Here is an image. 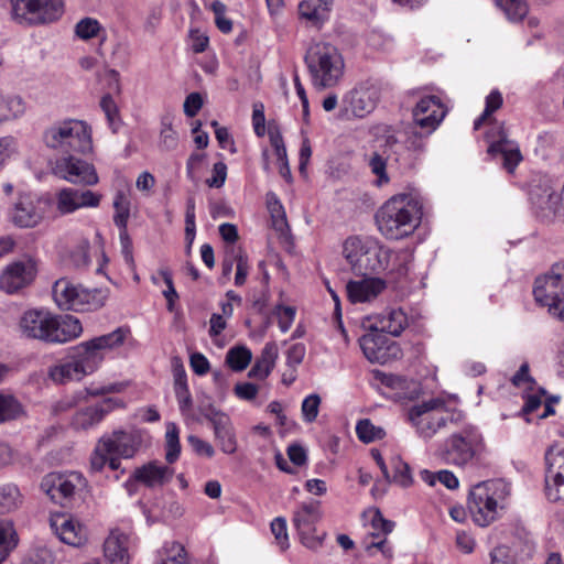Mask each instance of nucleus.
<instances>
[{"instance_id":"0eeeda50","label":"nucleus","mask_w":564,"mask_h":564,"mask_svg":"<svg viewBox=\"0 0 564 564\" xmlns=\"http://www.w3.org/2000/svg\"><path fill=\"white\" fill-rule=\"evenodd\" d=\"M415 126L408 132L404 144H401L397 137L389 134L382 140H378L380 143L378 149L373 152L369 166L371 172L378 176V183H388L389 177L386 172L387 164L389 162L402 163V153L405 151H412L421 153L425 149V140L431 134L427 130L419 131Z\"/></svg>"},{"instance_id":"5701e85b","label":"nucleus","mask_w":564,"mask_h":564,"mask_svg":"<svg viewBox=\"0 0 564 564\" xmlns=\"http://www.w3.org/2000/svg\"><path fill=\"white\" fill-rule=\"evenodd\" d=\"M121 404L122 401L117 398H106L96 404L79 409L72 419V426L75 430L83 431L93 429L98 425L116 406Z\"/></svg>"},{"instance_id":"ddd939ff","label":"nucleus","mask_w":564,"mask_h":564,"mask_svg":"<svg viewBox=\"0 0 564 564\" xmlns=\"http://www.w3.org/2000/svg\"><path fill=\"white\" fill-rule=\"evenodd\" d=\"M380 97L381 88L377 82H361L343 97L340 116L346 119L365 118L376 109Z\"/></svg>"},{"instance_id":"f3484780","label":"nucleus","mask_w":564,"mask_h":564,"mask_svg":"<svg viewBox=\"0 0 564 564\" xmlns=\"http://www.w3.org/2000/svg\"><path fill=\"white\" fill-rule=\"evenodd\" d=\"M533 296L538 304L547 310L553 302L564 296V263H554L551 269L534 281Z\"/></svg>"},{"instance_id":"f8f14e48","label":"nucleus","mask_w":564,"mask_h":564,"mask_svg":"<svg viewBox=\"0 0 564 564\" xmlns=\"http://www.w3.org/2000/svg\"><path fill=\"white\" fill-rule=\"evenodd\" d=\"M322 518V503L318 500L304 501L293 511L292 523L301 543L310 550H317L323 545L326 532L317 534L316 529Z\"/></svg>"},{"instance_id":"680f3d73","label":"nucleus","mask_w":564,"mask_h":564,"mask_svg":"<svg viewBox=\"0 0 564 564\" xmlns=\"http://www.w3.org/2000/svg\"><path fill=\"white\" fill-rule=\"evenodd\" d=\"M236 275H235V284L237 286H241L246 283L248 273H249V262L248 257L241 250L236 254Z\"/></svg>"},{"instance_id":"b1692460","label":"nucleus","mask_w":564,"mask_h":564,"mask_svg":"<svg viewBox=\"0 0 564 564\" xmlns=\"http://www.w3.org/2000/svg\"><path fill=\"white\" fill-rule=\"evenodd\" d=\"M141 445V435L138 432L122 430L113 431L111 436L101 437L102 449L123 458H132Z\"/></svg>"},{"instance_id":"6ab92c4d","label":"nucleus","mask_w":564,"mask_h":564,"mask_svg":"<svg viewBox=\"0 0 564 564\" xmlns=\"http://www.w3.org/2000/svg\"><path fill=\"white\" fill-rule=\"evenodd\" d=\"M447 109L435 95L422 97L412 111L413 122L421 130L432 133L442 122Z\"/></svg>"},{"instance_id":"f704fd0d","label":"nucleus","mask_w":564,"mask_h":564,"mask_svg":"<svg viewBox=\"0 0 564 564\" xmlns=\"http://www.w3.org/2000/svg\"><path fill=\"white\" fill-rule=\"evenodd\" d=\"M107 300V292L101 289H84L80 286L78 297L76 300L77 307L75 312H93L101 308Z\"/></svg>"},{"instance_id":"423d86ee","label":"nucleus","mask_w":564,"mask_h":564,"mask_svg":"<svg viewBox=\"0 0 564 564\" xmlns=\"http://www.w3.org/2000/svg\"><path fill=\"white\" fill-rule=\"evenodd\" d=\"M304 63L312 85L317 90L336 86L344 75V59L338 48L330 43H313L306 51Z\"/></svg>"},{"instance_id":"412c9836","label":"nucleus","mask_w":564,"mask_h":564,"mask_svg":"<svg viewBox=\"0 0 564 564\" xmlns=\"http://www.w3.org/2000/svg\"><path fill=\"white\" fill-rule=\"evenodd\" d=\"M564 463V453L555 452L554 447L551 446L545 453V496L551 502H564V474L563 471H555L554 466L558 464V468H562Z\"/></svg>"},{"instance_id":"052dcab7","label":"nucleus","mask_w":564,"mask_h":564,"mask_svg":"<svg viewBox=\"0 0 564 564\" xmlns=\"http://www.w3.org/2000/svg\"><path fill=\"white\" fill-rule=\"evenodd\" d=\"M295 308L292 306L276 305L274 308V314L278 317V325L282 333H285L290 329L294 318H295Z\"/></svg>"},{"instance_id":"72a5a7b5","label":"nucleus","mask_w":564,"mask_h":564,"mask_svg":"<svg viewBox=\"0 0 564 564\" xmlns=\"http://www.w3.org/2000/svg\"><path fill=\"white\" fill-rule=\"evenodd\" d=\"M24 405L13 395L0 392V424L26 417Z\"/></svg>"},{"instance_id":"603ef678","label":"nucleus","mask_w":564,"mask_h":564,"mask_svg":"<svg viewBox=\"0 0 564 564\" xmlns=\"http://www.w3.org/2000/svg\"><path fill=\"white\" fill-rule=\"evenodd\" d=\"M74 188L64 187L56 194V208L61 215L73 214L77 210V203L74 198Z\"/></svg>"},{"instance_id":"79ce46f5","label":"nucleus","mask_w":564,"mask_h":564,"mask_svg":"<svg viewBox=\"0 0 564 564\" xmlns=\"http://www.w3.org/2000/svg\"><path fill=\"white\" fill-rule=\"evenodd\" d=\"M495 3L512 23L521 22L529 12L525 0H495Z\"/></svg>"},{"instance_id":"f03ea898","label":"nucleus","mask_w":564,"mask_h":564,"mask_svg":"<svg viewBox=\"0 0 564 564\" xmlns=\"http://www.w3.org/2000/svg\"><path fill=\"white\" fill-rule=\"evenodd\" d=\"M421 218V204L408 194L391 197L375 216L381 235L391 240H400L412 235L419 227Z\"/></svg>"},{"instance_id":"c756f323","label":"nucleus","mask_w":564,"mask_h":564,"mask_svg":"<svg viewBox=\"0 0 564 564\" xmlns=\"http://www.w3.org/2000/svg\"><path fill=\"white\" fill-rule=\"evenodd\" d=\"M80 291V285H75L65 278L57 280L53 288L52 293L56 305L61 310L74 311L78 305L76 300Z\"/></svg>"},{"instance_id":"ea45409f","label":"nucleus","mask_w":564,"mask_h":564,"mask_svg":"<svg viewBox=\"0 0 564 564\" xmlns=\"http://www.w3.org/2000/svg\"><path fill=\"white\" fill-rule=\"evenodd\" d=\"M19 542L13 522L8 520L0 521V564L17 547Z\"/></svg>"},{"instance_id":"49530a36","label":"nucleus","mask_w":564,"mask_h":564,"mask_svg":"<svg viewBox=\"0 0 564 564\" xmlns=\"http://www.w3.org/2000/svg\"><path fill=\"white\" fill-rule=\"evenodd\" d=\"M252 359V352L246 346H235L227 351L226 364L236 371L245 370Z\"/></svg>"},{"instance_id":"cd10ccee","label":"nucleus","mask_w":564,"mask_h":564,"mask_svg":"<svg viewBox=\"0 0 564 564\" xmlns=\"http://www.w3.org/2000/svg\"><path fill=\"white\" fill-rule=\"evenodd\" d=\"M215 440L225 454H235L238 447L236 431L228 414L212 424Z\"/></svg>"},{"instance_id":"1a4fd4ad","label":"nucleus","mask_w":564,"mask_h":564,"mask_svg":"<svg viewBox=\"0 0 564 564\" xmlns=\"http://www.w3.org/2000/svg\"><path fill=\"white\" fill-rule=\"evenodd\" d=\"M130 329L124 326L113 332L94 337L68 349V357L73 359L84 376L95 372L104 360L102 350L121 346Z\"/></svg>"},{"instance_id":"774afa93","label":"nucleus","mask_w":564,"mask_h":564,"mask_svg":"<svg viewBox=\"0 0 564 564\" xmlns=\"http://www.w3.org/2000/svg\"><path fill=\"white\" fill-rule=\"evenodd\" d=\"M227 177V165L223 162H216L213 166V176L206 180L209 187L219 188L225 184Z\"/></svg>"},{"instance_id":"c03bdc74","label":"nucleus","mask_w":564,"mask_h":564,"mask_svg":"<svg viewBox=\"0 0 564 564\" xmlns=\"http://www.w3.org/2000/svg\"><path fill=\"white\" fill-rule=\"evenodd\" d=\"M165 459L169 464H174L181 455L180 429L170 422L166 425L165 433Z\"/></svg>"},{"instance_id":"a18cd8bd","label":"nucleus","mask_w":564,"mask_h":564,"mask_svg":"<svg viewBox=\"0 0 564 564\" xmlns=\"http://www.w3.org/2000/svg\"><path fill=\"white\" fill-rule=\"evenodd\" d=\"M25 110L24 101L19 96H3L0 93V122L21 116Z\"/></svg>"},{"instance_id":"864d4df0","label":"nucleus","mask_w":564,"mask_h":564,"mask_svg":"<svg viewBox=\"0 0 564 564\" xmlns=\"http://www.w3.org/2000/svg\"><path fill=\"white\" fill-rule=\"evenodd\" d=\"M489 557L490 564H520L523 561L520 555L512 553L510 546L505 544L495 546L490 551Z\"/></svg>"},{"instance_id":"4d7b16f0","label":"nucleus","mask_w":564,"mask_h":564,"mask_svg":"<svg viewBox=\"0 0 564 564\" xmlns=\"http://www.w3.org/2000/svg\"><path fill=\"white\" fill-rule=\"evenodd\" d=\"M196 234L195 223V199L193 196L186 199V212H185V239L188 247L192 246Z\"/></svg>"},{"instance_id":"e433bc0d","label":"nucleus","mask_w":564,"mask_h":564,"mask_svg":"<svg viewBox=\"0 0 564 564\" xmlns=\"http://www.w3.org/2000/svg\"><path fill=\"white\" fill-rule=\"evenodd\" d=\"M301 18L314 25H322L328 19V10L322 0H305L299 4Z\"/></svg>"},{"instance_id":"7ed1b4c3","label":"nucleus","mask_w":564,"mask_h":564,"mask_svg":"<svg viewBox=\"0 0 564 564\" xmlns=\"http://www.w3.org/2000/svg\"><path fill=\"white\" fill-rule=\"evenodd\" d=\"M392 250L370 236H349L343 256L356 276H378L389 268Z\"/></svg>"},{"instance_id":"8fccbe9b","label":"nucleus","mask_w":564,"mask_h":564,"mask_svg":"<svg viewBox=\"0 0 564 564\" xmlns=\"http://www.w3.org/2000/svg\"><path fill=\"white\" fill-rule=\"evenodd\" d=\"M356 434L359 441L365 444L382 440L386 436L384 430L380 426L373 425L369 419L358 421L356 425Z\"/></svg>"},{"instance_id":"2f4dec72","label":"nucleus","mask_w":564,"mask_h":564,"mask_svg":"<svg viewBox=\"0 0 564 564\" xmlns=\"http://www.w3.org/2000/svg\"><path fill=\"white\" fill-rule=\"evenodd\" d=\"M365 357L370 362L384 364L387 360V348L382 335L366 334L359 339Z\"/></svg>"},{"instance_id":"0e129e2a","label":"nucleus","mask_w":564,"mask_h":564,"mask_svg":"<svg viewBox=\"0 0 564 564\" xmlns=\"http://www.w3.org/2000/svg\"><path fill=\"white\" fill-rule=\"evenodd\" d=\"M187 442L192 446L195 454H197L198 456L212 458L215 455V449L212 446V444L199 438L196 435H189L187 437Z\"/></svg>"},{"instance_id":"c85d7f7f","label":"nucleus","mask_w":564,"mask_h":564,"mask_svg":"<svg viewBox=\"0 0 564 564\" xmlns=\"http://www.w3.org/2000/svg\"><path fill=\"white\" fill-rule=\"evenodd\" d=\"M278 356V345L274 341L267 343L261 351V356L249 370L248 377L259 380L268 378L275 366Z\"/></svg>"},{"instance_id":"9b49d317","label":"nucleus","mask_w":564,"mask_h":564,"mask_svg":"<svg viewBox=\"0 0 564 564\" xmlns=\"http://www.w3.org/2000/svg\"><path fill=\"white\" fill-rule=\"evenodd\" d=\"M11 18L20 25H43L57 21L64 12L63 0H10Z\"/></svg>"},{"instance_id":"09e8293b","label":"nucleus","mask_w":564,"mask_h":564,"mask_svg":"<svg viewBox=\"0 0 564 564\" xmlns=\"http://www.w3.org/2000/svg\"><path fill=\"white\" fill-rule=\"evenodd\" d=\"M390 464L393 476L390 477L389 482L393 481L403 488L410 487L413 484V477L409 464L402 460L400 456L392 457Z\"/></svg>"},{"instance_id":"de8ad7c7","label":"nucleus","mask_w":564,"mask_h":564,"mask_svg":"<svg viewBox=\"0 0 564 564\" xmlns=\"http://www.w3.org/2000/svg\"><path fill=\"white\" fill-rule=\"evenodd\" d=\"M113 223L117 227L128 226V220L130 217V199L128 194L123 189H119L116 192L113 197Z\"/></svg>"},{"instance_id":"aec40b11","label":"nucleus","mask_w":564,"mask_h":564,"mask_svg":"<svg viewBox=\"0 0 564 564\" xmlns=\"http://www.w3.org/2000/svg\"><path fill=\"white\" fill-rule=\"evenodd\" d=\"M36 272V264L31 259L12 262L0 276V289L9 294L17 293L34 281Z\"/></svg>"},{"instance_id":"58836bf2","label":"nucleus","mask_w":564,"mask_h":564,"mask_svg":"<svg viewBox=\"0 0 564 564\" xmlns=\"http://www.w3.org/2000/svg\"><path fill=\"white\" fill-rule=\"evenodd\" d=\"M513 545L519 547L521 560L531 558L535 551L532 534L522 524L517 523L512 529Z\"/></svg>"},{"instance_id":"4468645a","label":"nucleus","mask_w":564,"mask_h":564,"mask_svg":"<svg viewBox=\"0 0 564 564\" xmlns=\"http://www.w3.org/2000/svg\"><path fill=\"white\" fill-rule=\"evenodd\" d=\"M53 199L50 195L20 194L10 209V219L19 228L37 226L50 213Z\"/></svg>"},{"instance_id":"bb28decb","label":"nucleus","mask_w":564,"mask_h":564,"mask_svg":"<svg viewBox=\"0 0 564 564\" xmlns=\"http://www.w3.org/2000/svg\"><path fill=\"white\" fill-rule=\"evenodd\" d=\"M51 527L58 535L62 542L79 546L86 541L85 531L82 525L70 518L65 516L56 517L52 519Z\"/></svg>"},{"instance_id":"e2e57ef3","label":"nucleus","mask_w":564,"mask_h":564,"mask_svg":"<svg viewBox=\"0 0 564 564\" xmlns=\"http://www.w3.org/2000/svg\"><path fill=\"white\" fill-rule=\"evenodd\" d=\"M306 348L305 345L302 343L293 344L289 347L286 350V366L289 368H297L300 366L305 357Z\"/></svg>"},{"instance_id":"bf43d9fd","label":"nucleus","mask_w":564,"mask_h":564,"mask_svg":"<svg viewBox=\"0 0 564 564\" xmlns=\"http://www.w3.org/2000/svg\"><path fill=\"white\" fill-rule=\"evenodd\" d=\"M319 405L321 397L316 393H312L303 400L301 410L305 422L312 423L316 420Z\"/></svg>"},{"instance_id":"7c9ffc66","label":"nucleus","mask_w":564,"mask_h":564,"mask_svg":"<svg viewBox=\"0 0 564 564\" xmlns=\"http://www.w3.org/2000/svg\"><path fill=\"white\" fill-rule=\"evenodd\" d=\"M411 256L404 251L395 254L392 261V265L387 269L386 281L387 284L391 283L394 288L401 286L408 282V275L410 271Z\"/></svg>"},{"instance_id":"13d9d810","label":"nucleus","mask_w":564,"mask_h":564,"mask_svg":"<svg viewBox=\"0 0 564 564\" xmlns=\"http://www.w3.org/2000/svg\"><path fill=\"white\" fill-rule=\"evenodd\" d=\"M270 529L278 544L280 545L281 551L288 550L290 543L288 535L286 519L284 517L274 518L270 524Z\"/></svg>"},{"instance_id":"c9c22d12","label":"nucleus","mask_w":564,"mask_h":564,"mask_svg":"<svg viewBox=\"0 0 564 564\" xmlns=\"http://www.w3.org/2000/svg\"><path fill=\"white\" fill-rule=\"evenodd\" d=\"M47 376L53 382L58 384H65L73 380L79 381L85 377L73 359L50 367Z\"/></svg>"},{"instance_id":"37998d69","label":"nucleus","mask_w":564,"mask_h":564,"mask_svg":"<svg viewBox=\"0 0 564 564\" xmlns=\"http://www.w3.org/2000/svg\"><path fill=\"white\" fill-rule=\"evenodd\" d=\"M99 106L106 116L109 129L112 133H118L122 126V120L119 107L111 94H105L99 101Z\"/></svg>"},{"instance_id":"a19ab883","label":"nucleus","mask_w":564,"mask_h":564,"mask_svg":"<svg viewBox=\"0 0 564 564\" xmlns=\"http://www.w3.org/2000/svg\"><path fill=\"white\" fill-rule=\"evenodd\" d=\"M23 497L14 484L0 486V514H7L17 510L22 503Z\"/></svg>"},{"instance_id":"4c0bfd02","label":"nucleus","mask_w":564,"mask_h":564,"mask_svg":"<svg viewBox=\"0 0 564 564\" xmlns=\"http://www.w3.org/2000/svg\"><path fill=\"white\" fill-rule=\"evenodd\" d=\"M380 329L392 336H400L408 325L406 314L398 308L387 312L379 319Z\"/></svg>"},{"instance_id":"dca6fc26","label":"nucleus","mask_w":564,"mask_h":564,"mask_svg":"<svg viewBox=\"0 0 564 564\" xmlns=\"http://www.w3.org/2000/svg\"><path fill=\"white\" fill-rule=\"evenodd\" d=\"M52 171L55 176L75 184L93 186L99 182L95 166L77 158V154H65L57 159Z\"/></svg>"},{"instance_id":"5fc2aeb1","label":"nucleus","mask_w":564,"mask_h":564,"mask_svg":"<svg viewBox=\"0 0 564 564\" xmlns=\"http://www.w3.org/2000/svg\"><path fill=\"white\" fill-rule=\"evenodd\" d=\"M265 202L274 225H286L285 210L279 197L273 192H269L265 196Z\"/></svg>"},{"instance_id":"9d476101","label":"nucleus","mask_w":564,"mask_h":564,"mask_svg":"<svg viewBox=\"0 0 564 564\" xmlns=\"http://www.w3.org/2000/svg\"><path fill=\"white\" fill-rule=\"evenodd\" d=\"M408 417L416 427L417 434L425 440L432 438L448 422L456 421L454 414L448 413L446 402L442 398H432L412 405L408 411Z\"/></svg>"},{"instance_id":"39448f33","label":"nucleus","mask_w":564,"mask_h":564,"mask_svg":"<svg viewBox=\"0 0 564 564\" xmlns=\"http://www.w3.org/2000/svg\"><path fill=\"white\" fill-rule=\"evenodd\" d=\"M509 495L510 487L502 479H488L474 485L467 497V509L474 523L486 528L496 521Z\"/></svg>"},{"instance_id":"4be33fe9","label":"nucleus","mask_w":564,"mask_h":564,"mask_svg":"<svg viewBox=\"0 0 564 564\" xmlns=\"http://www.w3.org/2000/svg\"><path fill=\"white\" fill-rule=\"evenodd\" d=\"M172 476V468L160 465L156 460H152L135 468L132 475L126 480L124 487L128 494L132 496L133 491L130 489V486H133L137 482L143 484L148 488L163 486L170 481Z\"/></svg>"},{"instance_id":"3c124183","label":"nucleus","mask_w":564,"mask_h":564,"mask_svg":"<svg viewBox=\"0 0 564 564\" xmlns=\"http://www.w3.org/2000/svg\"><path fill=\"white\" fill-rule=\"evenodd\" d=\"M101 30V24L94 18H84L75 25L76 36L85 41L97 37Z\"/></svg>"},{"instance_id":"2eb2a0df","label":"nucleus","mask_w":564,"mask_h":564,"mask_svg":"<svg viewBox=\"0 0 564 564\" xmlns=\"http://www.w3.org/2000/svg\"><path fill=\"white\" fill-rule=\"evenodd\" d=\"M489 142L487 153L492 160L499 161L502 169L513 174L518 165L522 162L523 156L519 144L508 138V133L501 123L499 127L491 129L486 133Z\"/></svg>"},{"instance_id":"6e6552de","label":"nucleus","mask_w":564,"mask_h":564,"mask_svg":"<svg viewBox=\"0 0 564 564\" xmlns=\"http://www.w3.org/2000/svg\"><path fill=\"white\" fill-rule=\"evenodd\" d=\"M44 143L61 153L86 154L93 150L91 129L82 120L68 119L45 130Z\"/></svg>"},{"instance_id":"20e7f679","label":"nucleus","mask_w":564,"mask_h":564,"mask_svg":"<svg viewBox=\"0 0 564 564\" xmlns=\"http://www.w3.org/2000/svg\"><path fill=\"white\" fill-rule=\"evenodd\" d=\"M485 449L482 433L478 426L468 423L444 440L436 451V456L444 464L465 467L476 464Z\"/></svg>"},{"instance_id":"f257e3e1","label":"nucleus","mask_w":564,"mask_h":564,"mask_svg":"<svg viewBox=\"0 0 564 564\" xmlns=\"http://www.w3.org/2000/svg\"><path fill=\"white\" fill-rule=\"evenodd\" d=\"M21 337L45 345H64L79 338L82 322L70 314H54L44 308H30L18 322Z\"/></svg>"},{"instance_id":"393cba45","label":"nucleus","mask_w":564,"mask_h":564,"mask_svg":"<svg viewBox=\"0 0 564 564\" xmlns=\"http://www.w3.org/2000/svg\"><path fill=\"white\" fill-rule=\"evenodd\" d=\"M387 289V281L379 276L349 280L346 284L348 300L356 303L370 302Z\"/></svg>"},{"instance_id":"473e14b6","label":"nucleus","mask_w":564,"mask_h":564,"mask_svg":"<svg viewBox=\"0 0 564 564\" xmlns=\"http://www.w3.org/2000/svg\"><path fill=\"white\" fill-rule=\"evenodd\" d=\"M127 536H109L104 543V554L110 564H129Z\"/></svg>"},{"instance_id":"69168bd1","label":"nucleus","mask_w":564,"mask_h":564,"mask_svg":"<svg viewBox=\"0 0 564 564\" xmlns=\"http://www.w3.org/2000/svg\"><path fill=\"white\" fill-rule=\"evenodd\" d=\"M252 126H253L254 133L258 137H263L265 134L264 106L261 102H257L253 105Z\"/></svg>"},{"instance_id":"338daca9","label":"nucleus","mask_w":564,"mask_h":564,"mask_svg":"<svg viewBox=\"0 0 564 564\" xmlns=\"http://www.w3.org/2000/svg\"><path fill=\"white\" fill-rule=\"evenodd\" d=\"M175 398L178 404L180 412L183 416H188L189 411L193 408V398L189 391V388H183L174 390Z\"/></svg>"},{"instance_id":"6e6d98bb","label":"nucleus","mask_w":564,"mask_h":564,"mask_svg":"<svg viewBox=\"0 0 564 564\" xmlns=\"http://www.w3.org/2000/svg\"><path fill=\"white\" fill-rule=\"evenodd\" d=\"M160 275L166 285V290L163 291V296L166 300V310L172 313L175 310L176 301L180 299L174 286L172 272L169 269H161Z\"/></svg>"},{"instance_id":"a878e982","label":"nucleus","mask_w":564,"mask_h":564,"mask_svg":"<svg viewBox=\"0 0 564 564\" xmlns=\"http://www.w3.org/2000/svg\"><path fill=\"white\" fill-rule=\"evenodd\" d=\"M40 487L53 502L58 503L62 507L67 506L75 492V485L68 477L59 473H50L45 475Z\"/></svg>"},{"instance_id":"a211bd4d","label":"nucleus","mask_w":564,"mask_h":564,"mask_svg":"<svg viewBox=\"0 0 564 564\" xmlns=\"http://www.w3.org/2000/svg\"><path fill=\"white\" fill-rule=\"evenodd\" d=\"M528 196L532 206L538 210L549 212L555 216L560 194L554 191L549 175L543 173L532 174L528 182Z\"/></svg>"}]
</instances>
